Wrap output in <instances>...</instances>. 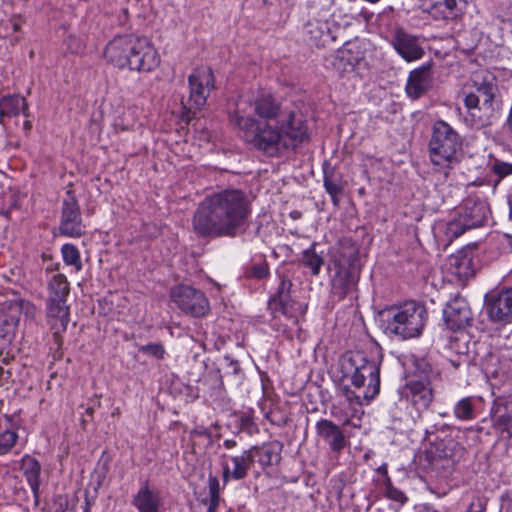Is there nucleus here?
Listing matches in <instances>:
<instances>
[{
	"mask_svg": "<svg viewBox=\"0 0 512 512\" xmlns=\"http://www.w3.org/2000/svg\"><path fill=\"white\" fill-rule=\"evenodd\" d=\"M21 470L35 497L38 496L40 487L41 465L35 458L25 455L21 459Z\"/></svg>",
	"mask_w": 512,
	"mask_h": 512,
	"instance_id": "obj_29",
	"label": "nucleus"
},
{
	"mask_svg": "<svg viewBox=\"0 0 512 512\" xmlns=\"http://www.w3.org/2000/svg\"><path fill=\"white\" fill-rule=\"evenodd\" d=\"M18 434L11 430L0 433V455L7 454L16 444Z\"/></svg>",
	"mask_w": 512,
	"mask_h": 512,
	"instance_id": "obj_38",
	"label": "nucleus"
},
{
	"mask_svg": "<svg viewBox=\"0 0 512 512\" xmlns=\"http://www.w3.org/2000/svg\"><path fill=\"white\" fill-rule=\"evenodd\" d=\"M55 511L54 512H68L69 510V502L66 497L58 496L54 502Z\"/></svg>",
	"mask_w": 512,
	"mask_h": 512,
	"instance_id": "obj_46",
	"label": "nucleus"
},
{
	"mask_svg": "<svg viewBox=\"0 0 512 512\" xmlns=\"http://www.w3.org/2000/svg\"><path fill=\"white\" fill-rule=\"evenodd\" d=\"M291 287V280L281 275L277 292L268 303L269 309L275 316L279 313L290 319L296 318L301 306L292 300L290 295Z\"/></svg>",
	"mask_w": 512,
	"mask_h": 512,
	"instance_id": "obj_15",
	"label": "nucleus"
},
{
	"mask_svg": "<svg viewBox=\"0 0 512 512\" xmlns=\"http://www.w3.org/2000/svg\"><path fill=\"white\" fill-rule=\"evenodd\" d=\"M301 262L310 269L313 276H318L324 264V259L315 250V243L302 252Z\"/></svg>",
	"mask_w": 512,
	"mask_h": 512,
	"instance_id": "obj_35",
	"label": "nucleus"
},
{
	"mask_svg": "<svg viewBox=\"0 0 512 512\" xmlns=\"http://www.w3.org/2000/svg\"><path fill=\"white\" fill-rule=\"evenodd\" d=\"M291 216H292L294 219H297V218H299V217H300V212H298V211H294V212H292V213H291Z\"/></svg>",
	"mask_w": 512,
	"mask_h": 512,
	"instance_id": "obj_56",
	"label": "nucleus"
},
{
	"mask_svg": "<svg viewBox=\"0 0 512 512\" xmlns=\"http://www.w3.org/2000/svg\"><path fill=\"white\" fill-rule=\"evenodd\" d=\"M443 317L448 328L457 331L470 325L472 312L466 299L457 296L446 304Z\"/></svg>",
	"mask_w": 512,
	"mask_h": 512,
	"instance_id": "obj_16",
	"label": "nucleus"
},
{
	"mask_svg": "<svg viewBox=\"0 0 512 512\" xmlns=\"http://www.w3.org/2000/svg\"><path fill=\"white\" fill-rule=\"evenodd\" d=\"M341 371L343 378L350 380L357 389H364L362 393L346 390V397L350 402L359 405L368 404L380 392V363L368 360L361 353L346 355L342 358Z\"/></svg>",
	"mask_w": 512,
	"mask_h": 512,
	"instance_id": "obj_4",
	"label": "nucleus"
},
{
	"mask_svg": "<svg viewBox=\"0 0 512 512\" xmlns=\"http://www.w3.org/2000/svg\"><path fill=\"white\" fill-rule=\"evenodd\" d=\"M268 274H269V268H268V264L265 261L258 263V264H253L249 271V275L251 277H254L257 279H263V278L267 277Z\"/></svg>",
	"mask_w": 512,
	"mask_h": 512,
	"instance_id": "obj_41",
	"label": "nucleus"
},
{
	"mask_svg": "<svg viewBox=\"0 0 512 512\" xmlns=\"http://www.w3.org/2000/svg\"><path fill=\"white\" fill-rule=\"evenodd\" d=\"M240 429L241 431L247 433L248 435H253L255 433H258L259 431L257 425L248 416L241 417Z\"/></svg>",
	"mask_w": 512,
	"mask_h": 512,
	"instance_id": "obj_42",
	"label": "nucleus"
},
{
	"mask_svg": "<svg viewBox=\"0 0 512 512\" xmlns=\"http://www.w3.org/2000/svg\"><path fill=\"white\" fill-rule=\"evenodd\" d=\"M28 105L20 95H7L0 99V117H12L23 113L27 116Z\"/></svg>",
	"mask_w": 512,
	"mask_h": 512,
	"instance_id": "obj_30",
	"label": "nucleus"
},
{
	"mask_svg": "<svg viewBox=\"0 0 512 512\" xmlns=\"http://www.w3.org/2000/svg\"><path fill=\"white\" fill-rule=\"evenodd\" d=\"M208 483L210 498L220 499V483L218 478L216 476L209 475Z\"/></svg>",
	"mask_w": 512,
	"mask_h": 512,
	"instance_id": "obj_45",
	"label": "nucleus"
},
{
	"mask_svg": "<svg viewBox=\"0 0 512 512\" xmlns=\"http://www.w3.org/2000/svg\"><path fill=\"white\" fill-rule=\"evenodd\" d=\"M90 406H94V408L96 409L97 407L100 406V401L99 400H95V401H93V404H90Z\"/></svg>",
	"mask_w": 512,
	"mask_h": 512,
	"instance_id": "obj_57",
	"label": "nucleus"
},
{
	"mask_svg": "<svg viewBox=\"0 0 512 512\" xmlns=\"http://www.w3.org/2000/svg\"><path fill=\"white\" fill-rule=\"evenodd\" d=\"M85 412H86V414H87L88 416L93 417V414H94V412H95V408H94V406H90V405H89V406L86 408Z\"/></svg>",
	"mask_w": 512,
	"mask_h": 512,
	"instance_id": "obj_53",
	"label": "nucleus"
},
{
	"mask_svg": "<svg viewBox=\"0 0 512 512\" xmlns=\"http://www.w3.org/2000/svg\"><path fill=\"white\" fill-rule=\"evenodd\" d=\"M139 38L140 37H138V36L128 35V45L130 46L131 49H128L129 51L125 52V54H126V58L129 59L128 60L129 65H127L126 68H129L130 70L132 69V59L134 57L136 48L138 46Z\"/></svg>",
	"mask_w": 512,
	"mask_h": 512,
	"instance_id": "obj_43",
	"label": "nucleus"
},
{
	"mask_svg": "<svg viewBox=\"0 0 512 512\" xmlns=\"http://www.w3.org/2000/svg\"><path fill=\"white\" fill-rule=\"evenodd\" d=\"M223 446L228 450L233 449L237 446V441L234 439H226L223 442Z\"/></svg>",
	"mask_w": 512,
	"mask_h": 512,
	"instance_id": "obj_52",
	"label": "nucleus"
},
{
	"mask_svg": "<svg viewBox=\"0 0 512 512\" xmlns=\"http://www.w3.org/2000/svg\"><path fill=\"white\" fill-rule=\"evenodd\" d=\"M132 502L139 512H159L161 504L159 493L150 489L148 481L143 483Z\"/></svg>",
	"mask_w": 512,
	"mask_h": 512,
	"instance_id": "obj_28",
	"label": "nucleus"
},
{
	"mask_svg": "<svg viewBox=\"0 0 512 512\" xmlns=\"http://www.w3.org/2000/svg\"><path fill=\"white\" fill-rule=\"evenodd\" d=\"M83 512H90V504L88 501H86L85 508Z\"/></svg>",
	"mask_w": 512,
	"mask_h": 512,
	"instance_id": "obj_58",
	"label": "nucleus"
},
{
	"mask_svg": "<svg viewBox=\"0 0 512 512\" xmlns=\"http://www.w3.org/2000/svg\"><path fill=\"white\" fill-rule=\"evenodd\" d=\"M259 451V446L255 445L249 449L243 450L241 454L228 456L222 455L223 459H228L232 463V467L229 466L227 461L222 462V479L224 484H227L229 480H242L247 475L249 470L254 464L255 453Z\"/></svg>",
	"mask_w": 512,
	"mask_h": 512,
	"instance_id": "obj_14",
	"label": "nucleus"
},
{
	"mask_svg": "<svg viewBox=\"0 0 512 512\" xmlns=\"http://www.w3.org/2000/svg\"><path fill=\"white\" fill-rule=\"evenodd\" d=\"M224 361L226 365V374L238 376L241 373V367L237 360H234L229 356H225Z\"/></svg>",
	"mask_w": 512,
	"mask_h": 512,
	"instance_id": "obj_44",
	"label": "nucleus"
},
{
	"mask_svg": "<svg viewBox=\"0 0 512 512\" xmlns=\"http://www.w3.org/2000/svg\"><path fill=\"white\" fill-rule=\"evenodd\" d=\"M219 502H220V499L210 498L209 507H208L207 512H216Z\"/></svg>",
	"mask_w": 512,
	"mask_h": 512,
	"instance_id": "obj_50",
	"label": "nucleus"
},
{
	"mask_svg": "<svg viewBox=\"0 0 512 512\" xmlns=\"http://www.w3.org/2000/svg\"><path fill=\"white\" fill-rule=\"evenodd\" d=\"M467 512H484V507L480 502L475 504L474 502L470 504Z\"/></svg>",
	"mask_w": 512,
	"mask_h": 512,
	"instance_id": "obj_49",
	"label": "nucleus"
},
{
	"mask_svg": "<svg viewBox=\"0 0 512 512\" xmlns=\"http://www.w3.org/2000/svg\"><path fill=\"white\" fill-rule=\"evenodd\" d=\"M315 430L317 436L327 443L334 453L340 454L348 444L341 428L331 420L320 419L316 422Z\"/></svg>",
	"mask_w": 512,
	"mask_h": 512,
	"instance_id": "obj_22",
	"label": "nucleus"
},
{
	"mask_svg": "<svg viewBox=\"0 0 512 512\" xmlns=\"http://www.w3.org/2000/svg\"><path fill=\"white\" fill-rule=\"evenodd\" d=\"M245 104H238L230 123L240 131L247 143L266 155L278 156L309 141L307 122L301 112L286 111L277 124H260L254 117L245 115Z\"/></svg>",
	"mask_w": 512,
	"mask_h": 512,
	"instance_id": "obj_1",
	"label": "nucleus"
},
{
	"mask_svg": "<svg viewBox=\"0 0 512 512\" xmlns=\"http://www.w3.org/2000/svg\"><path fill=\"white\" fill-rule=\"evenodd\" d=\"M128 49H131L128 45V35L117 36L106 45L104 56L108 62L123 69L129 65V59L125 54Z\"/></svg>",
	"mask_w": 512,
	"mask_h": 512,
	"instance_id": "obj_25",
	"label": "nucleus"
},
{
	"mask_svg": "<svg viewBox=\"0 0 512 512\" xmlns=\"http://www.w3.org/2000/svg\"><path fill=\"white\" fill-rule=\"evenodd\" d=\"M451 272L460 280H467L474 275L472 259L464 253L452 255L449 259Z\"/></svg>",
	"mask_w": 512,
	"mask_h": 512,
	"instance_id": "obj_32",
	"label": "nucleus"
},
{
	"mask_svg": "<svg viewBox=\"0 0 512 512\" xmlns=\"http://www.w3.org/2000/svg\"><path fill=\"white\" fill-rule=\"evenodd\" d=\"M425 439H428L429 435L434 434L437 431L436 424L435 425H426L422 428Z\"/></svg>",
	"mask_w": 512,
	"mask_h": 512,
	"instance_id": "obj_47",
	"label": "nucleus"
},
{
	"mask_svg": "<svg viewBox=\"0 0 512 512\" xmlns=\"http://www.w3.org/2000/svg\"><path fill=\"white\" fill-rule=\"evenodd\" d=\"M281 449L282 445L279 442L272 443L270 445H265L262 448L259 447V450H261L258 459L259 463L262 466H270L273 464H277L281 459Z\"/></svg>",
	"mask_w": 512,
	"mask_h": 512,
	"instance_id": "obj_36",
	"label": "nucleus"
},
{
	"mask_svg": "<svg viewBox=\"0 0 512 512\" xmlns=\"http://www.w3.org/2000/svg\"><path fill=\"white\" fill-rule=\"evenodd\" d=\"M20 29V25L18 23H13V30L18 31Z\"/></svg>",
	"mask_w": 512,
	"mask_h": 512,
	"instance_id": "obj_59",
	"label": "nucleus"
},
{
	"mask_svg": "<svg viewBox=\"0 0 512 512\" xmlns=\"http://www.w3.org/2000/svg\"><path fill=\"white\" fill-rule=\"evenodd\" d=\"M465 449L454 439H442L431 444L426 457L434 470H443L444 476L452 473L460 462Z\"/></svg>",
	"mask_w": 512,
	"mask_h": 512,
	"instance_id": "obj_9",
	"label": "nucleus"
},
{
	"mask_svg": "<svg viewBox=\"0 0 512 512\" xmlns=\"http://www.w3.org/2000/svg\"><path fill=\"white\" fill-rule=\"evenodd\" d=\"M477 400L473 396H467L458 400L453 407L455 418L461 421H471L476 418Z\"/></svg>",
	"mask_w": 512,
	"mask_h": 512,
	"instance_id": "obj_33",
	"label": "nucleus"
},
{
	"mask_svg": "<svg viewBox=\"0 0 512 512\" xmlns=\"http://www.w3.org/2000/svg\"><path fill=\"white\" fill-rule=\"evenodd\" d=\"M343 491V484L341 483L339 486H337V496L341 497Z\"/></svg>",
	"mask_w": 512,
	"mask_h": 512,
	"instance_id": "obj_54",
	"label": "nucleus"
},
{
	"mask_svg": "<svg viewBox=\"0 0 512 512\" xmlns=\"http://www.w3.org/2000/svg\"><path fill=\"white\" fill-rule=\"evenodd\" d=\"M331 259L335 269L358 268L360 270L359 251L350 238H343L338 241L337 245L331 250Z\"/></svg>",
	"mask_w": 512,
	"mask_h": 512,
	"instance_id": "obj_19",
	"label": "nucleus"
},
{
	"mask_svg": "<svg viewBox=\"0 0 512 512\" xmlns=\"http://www.w3.org/2000/svg\"><path fill=\"white\" fill-rule=\"evenodd\" d=\"M190 95L188 99L189 110H200L214 88V74L211 68L200 66L193 70L188 77Z\"/></svg>",
	"mask_w": 512,
	"mask_h": 512,
	"instance_id": "obj_11",
	"label": "nucleus"
},
{
	"mask_svg": "<svg viewBox=\"0 0 512 512\" xmlns=\"http://www.w3.org/2000/svg\"><path fill=\"white\" fill-rule=\"evenodd\" d=\"M462 138L447 122L434 123L429 142L431 162L442 169H452L461 160Z\"/></svg>",
	"mask_w": 512,
	"mask_h": 512,
	"instance_id": "obj_5",
	"label": "nucleus"
},
{
	"mask_svg": "<svg viewBox=\"0 0 512 512\" xmlns=\"http://www.w3.org/2000/svg\"><path fill=\"white\" fill-rule=\"evenodd\" d=\"M360 59V56L353 53L351 49L344 48L337 51L332 65L340 74L350 73L359 64Z\"/></svg>",
	"mask_w": 512,
	"mask_h": 512,
	"instance_id": "obj_31",
	"label": "nucleus"
},
{
	"mask_svg": "<svg viewBox=\"0 0 512 512\" xmlns=\"http://www.w3.org/2000/svg\"><path fill=\"white\" fill-rule=\"evenodd\" d=\"M456 5V0H429L427 10L435 18L447 19L453 16Z\"/></svg>",
	"mask_w": 512,
	"mask_h": 512,
	"instance_id": "obj_34",
	"label": "nucleus"
},
{
	"mask_svg": "<svg viewBox=\"0 0 512 512\" xmlns=\"http://www.w3.org/2000/svg\"><path fill=\"white\" fill-rule=\"evenodd\" d=\"M59 232L71 238H78L84 234L80 207L72 190H67L62 201Z\"/></svg>",
	"mask_w": 512,
	"mask_h": 512,
	"instance_id": "obj_12",
	"label": "nucleus"
},
{
	"mask_svg": "<svg viewBox=\"0 0 512 512\" xmlns=\"http://www.w3.org/2000/svg\"><path fill=\"white\" fill-rule=\"evenodd\" d=\"M490 208L485 199L470 195L462 203L458 217L448 222L445 235L452 241L469 229L477 228L487 221Z\"/></svg>",
	"mask_w": 512,
	"mask_h": 512,
	"instance_id": "obj_7",
	"label": "nucleus"
},
{
	"mask_svg": "<svg viewBox=\"0 0 512 512\" xmlns=\"http://www.w3.org/2000/svg\"><path fill=\"white\" fill-rule=\"evenodd\" d=\"M467 119L474 128L489 126L501 108L498 85L491 75H475L472 84L463 91Z\"/></svg>",
	"mask_w": 512,
	"mask_h": 512,
	"instance_id": "obj_3",
	"label": "nucleus"
},
{
	"mask_svg": "<svg viewBox=\"0 0 512 512\" xmlns=\"http://www.w3.org/2000/svg\"><path fill=\"white\" fill-rule=\"evenodd\" d=\"M433 84V77L429 65H423L410 72L405 87L407 96L416 100L425 95Z\"/></svg>",
	"mask_w": 512,
	"mask_h": 512,
	"instance_id": "obj_23",
	"label": "nucleus"
},
{
	"mask_svg": "<svg viewBox=\"0 0 512 512\" xmlns=\"http://www.w3.org/2000/svg\"><path fill=\"white\" fill-rule=\"evenodd\" d=\"M359 277L360 270L358 268L336 269L331 280L333 294L339 299H344L352 294L356 289Z\"/></svg>",
	"mask_w": 512,
	"mask_h": 512,
	"instance_id": "obj_24",
	"label": "nucleus"
},
{
	"mask_svg": "<svg viewBox=\"0 0 512 512\" xmlns=\"http://www.w3.org/2000/svg\"><path fill=\"white\" fill-rule=\"evenodd\" d=\"M509 206H510V218L512 219V198L509 200Z\"/></svg>",
	"mask_w": 512,
	"mask_h": 512,
	"instance_id": "obj_60",
	"label": "nucleus"
},
{
	"mask_svg": "<svg viewBox=\"0 0 512 512\" xmlns=\"http://www.w3.org/2000/svg\"><path fill=\"white\" fill-rule=\"evenodd\" d=\"M160 64V57L151 41L146 37H140L134 57L132 69L138 72H151Z\"/></svg>",
	"mask_w": 512,
	"mask_h": 512,
	"instance_id": "obj_20",
	"label": "nucleus"
},
{
	"mask_svg": "<svg viewBox=\"0 0 512 512\" xmlns=\"http://www.w3.org/2000/svg\"><path fill=\"white\" fill-rule=\"evenodd\" d=\"M251 214L246 193L228 188L206 195L194 212V231L207 237H235L242 232Z\"/></svg>",
	"mask_w": 512,
	"mask_h": 512,
	"instance_id": "obj_2",
	"label": "nucleus"
},
{
	"mask_svg": "<svg viewBox=\"0 0 512 512\" xmlns=\"http://www.w3.org/2000/svg\"><path fill=\"white\" fill-rule=\"evenodd\" d=\"M48 291L47 316L54 335L58 336L66 331L70 320L69 307L66 305L70 287L66 276L54 275L48 283Z\"/></svg>",
	"mask_w": 512,
	"mask_h": 512,
	"instance_id": "obj_8",
	"label": "nucleus"
},
{
	"mask_svg": "<svg viewBox=\"0 0 512 512\" xmlns=\"http://www.w3.org/2000/svg\"><path fill=\"white\" fill-rule=\"evenodd\" d=\"M486 311L493 322L509 323L512 320V288L491 295L486 300Z\"/></svg>",
	"mask_w": 512,
	"mask_h": 512,
	"instance_id": "obj_18",
	"label": "nucleus"
},
{
	"mask_svg": "<svg viewBox=\"0 0 512 512\" xmlns=\"http://www.w3.org/2000/svg\"><path fill=\"white\" fill-rule=\"evenodd\" d=\"M323 174L324 188L330 195L333 204L337 206L340 201V196L343 194L346 182L342 174L334 167L324 165Z\"/></svg>",
	"mask_w": 512,
	"mask_h": 512,
	"instance_id": "obj_27",
	"label": "nucleus"
},
{
	"mask_svg": "<svg viewBox=\"0 0 512 512\" xmlns=\"http://www.w3.org/2000/svg\"><path fill=\"white\" fill-rule=\"evenodd\" d=\"M492 171L498 175L499 180L512 174V164L495 160L492 165Z\"/></svg>",
	"mask_w": 512,
	"mask_h": 512,
	"instance_id": "obj_40",
	"label": "nucleus"
},
{
	"mask_svg": "<svg viewBox=\"0 0 512 512\" xmlns=\"http://www.w3.org/2000/svg\"><path fill=\"white\" fill-rule=\"evenodd\" d=\"M139 352L158 360L164 359L166 354L165 348L161 343H150L140 346Z\"/></svg>",
	"mask_w": 512,
	"mask_h": 512,
	"instance_id": "obj_39",
	"label": "nucleus"
},
{
	"mask_svg": "<svg viewBox=\"0 0 512 512\" xmlns=\"http://www.w3.org/2000/svg\"><path fill=\"white\" fill-rule=\"evenodd\" d=\"M491 415L495 427L512 436V400L495 399L491 408Z\"/></svg>",
	"mask_w": 512,
	"mask_h": 512,
	"instance_id": "obj_26",
	"label": "nucleus"
},
{
	"mask_svg": "<svg viewBox=\"0 0 512 512\" xmlns=\"http://www.w3.org/2000/svg\"><path fill=\"white\" fill-rule=\"evenodd\" d=\"M403 394L417 409V417L414 418L417 426L418 420H422L421 410L427 409L433 401L430 382L428 380L409 381L403 389Z\"/></svg>",
	"mask_w": 512,
	"mask_h": 512,
	"instance_id": "obj_17",
	"label": "nucleus"
},
{
	"mask_svg": "<svg viewBox=\"0 0 512 512\" xmlns=\"http://www.w3.org/2000/svg\"><path fill=\"white\" fill-rule=\"evenodd\" d=\"M416 512H441V511L436 510L427 504H423V505H420L417 507Z\"/></svg>",
	"mask_w": 512,
	"mask_h": 512,
	"instance_id": "obj_51",
	"label": "nucleus"
},
{
	"mask_svg": "<svg viewBox=\"0 0 512 512\" xmlns=\"http://www.w3.org/2000/svg\"><path fill=\"white\" fill-rule=\"evenodd\" d=\"M63 261L66 265L73 266L76 271L82 269V262L79 250L73 244H64L61 248Z\"/></svg>",
	"mask_w": 512,
	"mask_h": 512,
	"instance_id": "obj_37",
	"label": "nucleus"
},
{
	"mask_svg": "<svg viewBox=\"0 0 512 512\" xmlns=\"http://www.w3.org/2000/svg\"><path fill=\"white\" fill-rule=\"evenodd\" d=\"M119 414H120L119 408H116V409L112 412V416L119 415Z\"/></svg>",
	"mask_w": 512,
	"mask_h": 512,
	"instance_id": "obj_61",
	"label": "nucleus"
},
{
	"mask_svg": "<svg viewBox=\"0 0 512 512\" xmlns=\"http://www.w3.org/2000/svg\"><path fill=\"white\" fill-rule=\"evenodd\" d=\"M426 320V308L415 301H408L389 309L386 332L403 340L415 338L421 335Z\"/></svg>",
	"mask_w": 512,
	"mask_h": 512,
	"instance_id": "obj_6",
	"label": "nucleus"
},
{
	"mask_svg": "<svg viewBox=\"0 0 512 512\" xmlns=\"http://www.w3.org/2000/svg\"><path fill=\"white\" fill-rule=\"evenodd\" d=\"M171 299L181 311L193 317H203L210 309L205 294L191 286L174 287L171 290Z\"/></svg>",
	"mask_w": 512,
	"mask_h": 512,
	"instance_id": "obj_10",
	"label": "nucleus"
},
{
	"mask_svg": "<svg viewBox=\"0 0 512 512\" xmlns=\"http://www.w3.org/2000/svg\"><path fill=\"white\" fill-rule=\"evenodd\" d=\"M31 126H32V125H31V122H30V121H25V122H24V128H25L26 130H29V129L31 128Z\"/></svg>",
	"mask_w": 512,
	"mask_h": 512,
	"instance_id": "obj_55",
	"label": "nucleus"
},
{
	"mask_svg": "<svg viewBox=\"0 0 512 512\" xmlns=\"http://www.w3.org/2000/svg\"><path fill=\"white\" fill-rule=\"evenodd\" d=\"M240 102H245L246 104L243 106L245 109V115L252 117L250 114H248L247 108L249 106H252L254 109L255 114L260 118L263 119L264 122H260L257 120L260 124H272V121H275V124L278 123V119L282 118V115L285 114L286 111H283L281 109L280 104L276 101V99L269 93H261L257 95L253 100L247 101L243 98H240L236 103L235 110L230 113L232 115L238 108V104ZM231 116H229V119Z\"/></svg>",
	"mask_w": 512,
	"mask_h": 512,
	"instance_id": "obj_13",
	"label": "nucleus"
},
{
	"mask_svg": "<svg viewBox=\"0 0 512 512\" xmlns=\"http://www.w3.org/2000/svg\"><path fill=\"white\" fill-rule=\"evenodd\" d=\"M487 373L491 376L497 378L504 374V371L502 369H492L491 365H488L486 367Z\"/></svg>",
	"mask_w": 512,
	"mask_h": 512,
	"instance_id": "obj_48",
	"label": "nucleus"
},
{
	"mask_svg": "<svg viewBox=\"0 0 512 512\" xmlns=\"http://www.w3.org/2000/svg\"><path fill=\"white\" fill-rule=\"evenodd\" d=\"M392 44L397 53L408 62L418 60L424 55L418 38L408 34L402 28L395 30Z\"/></svg>",
	"mask_w": 512,
	"mask_h": 512,
	"instance_id": "obj_21",
	"label": "nucleus"
}]
</instances>
